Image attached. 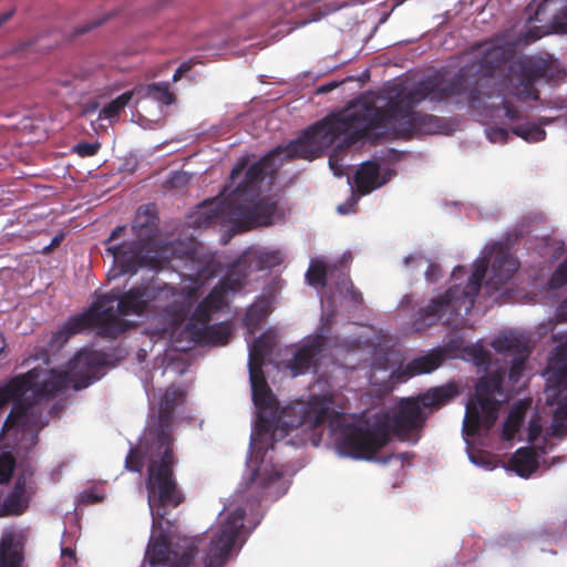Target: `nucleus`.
<instances>
[{
	"instance_id": "obj_1",
	"label": "nucleus",
	"mask_w": 567,
	"mask_h": 567,
	"mask_svg": "<svg viewBox=\"0 0 567 567\" xmlns=\"http://www.w3.org/2000/svg\"><path fill=\"white\" fill-rule=\"evenodd\" d=\"M252 400L258 409L251 444L259 450L272 449L301 427L315 430L328 423L338 452L354 460H375L390 441V427L384 421L350 422L347 414L332 408V398L313 395L307 403L295 402L277 414L278 401L272 394L262 369H249Z\"/></svg>"
},
{
	"instance_id": "obj_2",
	"label": "nucleus",
	"mask_w": 567,
	"mask_h": 567,
	"mask_svg": "<svg viewBox=\"0 0 567 567\" xmlns=\"http://www.w3.org/2000/svg\"><path fill=\"white\" fill-rule=\"evenodd\" d=\"M456 96L461 95L446 80L426 79L411 91L401 90L389 95L384 106H378L370 97H362L327 116L336 141L343 137L338 147L349 148L363 140L375 143L435 133L440 118L415 112L414 107L426 99L442 102Z\"/></svg>"
},
{
	"instance_id": "obj_3",
	"label": "nucleus",
	"mask_w": 567,
	"mask_h": 567,
	"mask_svg": "<svg viewBox=\"0 0 567 567\" xmlns=\"http://www.w3.org/2000/svg\"><path fill=\"white\" fill-rule=\"evenodd\" d=\"M104 364L101 352L83 349L69 361L65 370L34 368L0 382V411L12 403L0 437L3 441L12 437L19 449L34 445L39 432L48 424L39 402L53 399L69 388H87L99 379Z\"/></svg>"
},
{
	"instance_id": "obj_4",
	"label": "nucleus",
	"mask_w": 567,
	"mask_h": 567,
	"mask_svg": "<svg viewBox=\"0 0 567 567\" xmlns=\"http://www.w3.org/2000/svg\"><path fill=\"white\" fill-rule=\"evenodd\" d=\"M190 264L193 271L183 276L194 286L183 289V291L168 285L159 287L150 280L130 288L122 295L115 290L107 295L116 296L117 311L122 316H142L147 311L151 302L169 300L158 312L154 334L159 338H173L188 318L193 303L199 296V289L214 279L218 272V265L213 259L204 262L192 259Z\"/></svg>"
},
{
	"instance_id": "obj_5",
	"label": "nucleus",
	"mask_w": 567,
	"mask_h": 567,
	"mask_svg": "<svg viewBox=\"0 0 567 567\" xmlns=\"http://www.w3.org/2000/svg\"><path fill=\"white\" fill-rule=\"evenodd\" d=\"M185 392L178 388H168L159 403L158 415L148 426L151 446L159 458H152L147 466V502L153 526L159 527L171 508L179 506L185 497L174 476L176 463L173 445V421L175 409L183 403Z\"/></svg>"
},
{
	"instance_id": "obj_6",
	"label": "nucleus",
	"mask_w": 567,
	"mask_h": 567,
	"mask_svg": "<svg viewBox=\"0 0 567 567\" xmlns=\"http://www.w3.org/2000/svg\"><path fill=\"white\" fill-rule=\"evenodd\" d=\"M491 262V277L486 286L498 290L515 274L518 262L509 252V248L502 243H494L484 249V256L477 259L473 272L464 288L450 287L443 295L433 298L426 306L419 309L413 321V328L422 331L439 321H443L446 312L460 315L462 310L468 313L481 290L482 281Z\"/></svg>"
},
{
	"instance_id": "obj_7",
	"label": "nucleus",
	"mask_w": 567,
	"mask_h": 567,
	"mask_svg": "<svg viewBox=\"0 0 567 567\" xmlns=\"http://www.w3.org/2000/svg\"><path fill=\"white\" fill-rule=\"evenodd\" d=\"M329 122H331L330 117L324 116L307 127L297 140L288 145L277 146L249 167L248 158L241 157L230 172V185L236 183L244 171L245 175L236 185L231 198L241 200L257 195L265 177L268 175L272 177L276 174L281 164L277 163L279 156H282V159L302 158L308 161L319 157L336 142V135L332 133Z\"/></svg>"
},
{
	"instance_id": "obj_8",
	"label": "nucleus",
	"mask_w": 567,
	"mask_h": 567,
	"mask_svg": "<svg viewBox=\"0 0 567 567\" xmlns=\"http://www.w3.org/2000/svg\"><path fill=\"white\" fill-rule=\"evenodd\" d=\"M468 55L471 59L446 81L461 96L475 103L494 95V91L487 90V86L513 59L514 50L509 44L491 39L472 47Z\"/></svg>"
},
{
	"instance_id": "obj_9",
	"label": "nucleus",
	"mask_w": 567,
	"mask_h": 567,
	"mask_svg": "<svg viewBox=\"0 0 567 567\" xmlns=\"http://www.w3.org/2000/svg\"><path fill=\"white\" fill-rule=\"evenodd\" d=\"M156 223L155 206L143 205L138 207L132 225L135 239L107 246L106 252L118 268L115 276L135 274L142 267L156 271L165 268L168 261L154 248Z\"/></svg>"
},
{
	"instance_id": "obj_10",
	"label": "nucleus",
	"mask_w": 567,
	"mask_h": 567,
	"mask_svg": "<svg viewBox=\"0 0 567 567\" xmlns=\"http://www.w3.org/2000/svg\"><path fill=\"white\" fill-rule=\"evenodd\" d=\"M115 295H102L84 312L70 317L61 328L52 333L50 346L61 348L72 336L87 329H96L104 338H117L130 328L127 320L114 310Z\"/></svg>"
},
{
	"instance_id": "obj_11",
	"label": "nucleus",
	"mask_w": 567,
	"mask_h": 567,
	"mask_svg": "<svg viewBox=\"0 0 567 567\" xmlns=\"http://www.w3.org/2000/svg\"><path fill=\"white\" fill-rule=\"evenodd\" d=\"M514 73L511 80V93L520 102L538 101L539 92L535 84L544 81L549 85H557L567 75V70L551 53L520 58L512 68Z\"/></svg>"
},
{
	"instance_id": "obj_12",
	"label": "nucleus",
	"mask_w": 567,
	"mask_h": 567,
	"mask_svg": "<svg viewBox=\"0 0 567 567\" xmlns=\"http://www.w3.org/2000/svg\"><path fill=\"white\" fill-rule=\"evenodd\" d=\"M504 372L486 373L475 384L474 399L466 404L463 431L474 436L481 429L489 430L496 422L499 408L505 400Z\"/></svg>"
},
{
	"instance_id": "obj_13",
	"label": "nucleus",
	"mask_w": 567,
	"mask_h": 567,
	"mask_svg": "<svg viewBox=\"0 0 567 567\" xmlns=\"http://www.w3.org/2000/svg\"><path fill=\"white\" fill-rule=\"evenodd\" d=\"M457 394V386L449 383L431 389L417 398L403 399L392 417L393 432L398 436L405 439L413 431L421 430L426 421L425 408H439L454 399Z\"/></svg>"
},
{
	"instance_id": "obj_14",
	"label": "nucleus",
	"mask_w": 567,
	"mask_h": 567,
	"mask_svg": "<svg viewBox=\"0 0 567 567\" xmlns=\"http://www.w3.org/2000/svg\"><path fill=\"white\" fill-rule=\"evenodd\" d=\"M526 21L544 23L528 28L524 34L525 43H533L551 31L567 34V0H533L525 8Z\"/></svg>"
},
{
	"instance_id": "obj_15",
	"label": "nucleus",
	"mask_w": 567,
	"mask_h": 567,
	"mask_svg": "<svg viewBox=\"0 0 567 567\" xmlns=\"http://www.w3.org/2000/svg\"><path fill=\"white\" fill-rule=\"evenodd\" d=\"M246 512L244 508H236L229 513L220 523L217 530L213 533L206 555L205 567H221L228 560L231 550L239 544L244 533V520Z\"/></svg>"
},
{
	"instance_id": "obj_16",
	"label": "nucleus",
	"mask_w": 567,
	"mask_h": 567,
	"mask_svg": "<svg viewBox=\"0 0 567 567\" xmlns=\"http://www.w3.org/2000/svg\"><path fill=\"white\" fill-rule=\"evenodd\" d=\"M248 198L241 200L230 198V220L246 229L271 225L272 217L277 212V202L269 197L258 200H247Z\"/></svg>"
},
{
	"instance_id": "obj_17",
	"label": "nucleus",
	"mask_w": 567,
	"mask_h": 567,
	"mask_svg": "<svg viewBox=\"0 0 567 567\" xmlns=\"http://www.w3.org/2000/svg\"><path fill=\"white\" fill-rule=\"evenodd\" d=\"M553 339L561 342L553 349L546 368L545 393L549 404L567 389V334L565 338L553 334Z\"/></svg>"
},
{
	"instance_id": "obj_18",
	"label": "nucleus",
	"mask_w": 567,
	"mask_h": 567,
	"mask_svg": "<svg viewBox=\"0 0 567 567\" xmlns=\"http://www.w3.org/2000/svg\"><path fill=\"white\" fill-rule=\"evenodd\" d=\"M492 347L497 353L505 358H511V367L508 378L512 382L517 383L525 369V362L530 354L527 340L519 334L508 333L496 338L492 342Z\"/></svg>"
},
{
	"instance_id": "obj_19",
	"label": "nucleus",
	"mask_w": 567,
	"mask_h": 567,
	"mask_svg": "<svg viewBox=\"0 0 567 567\" xmlns=\"http://www.w3.org/2000/svg\"><path fill=\"white\" fill-rule=\"evenodd\" d=\"M230 198L217 196L210 199H206L197 206L193 225L197 228H203L217 224H224L227 220H230Z\"/></svg>"
},
{
	"instance_id": "obj_20",
	"label": "nucleus",
	"mask_w": 567,
	"mask_h": 567,
	"mask_svg": "<svg viewBox=\"0 0 567 567\" xmlns=\"http://www.w3.org/2000/svg\"><path fill=\"white\" fill-rule=\"evenodd\" d=\"M184 332L198 346H226L231 334L230 326L226 322L198 326L187 322Z\"/></svg>"
},
{
	"instance_id": "obj_21",
	"label": "nucleus",
	"mask_w": 567,
	"mask_h": 567,
	"mask_svg": "<svg viewBox=\"0 0 567 567\" xmlns=\"http://www.w3.org/2000/svg\"><path fill=\"white\" fill-rule=\"evenodd\" d=\"M395 175L394 169L385 168L375 161H367L361 164L354 175V184L360 195H368L377 188L385 185Z\"/></svg>"
},
{
	"instance_id": "obj_22",
	"label": "nucleus",
	"mask_w": 567,
	"mask_h": 567,
	"mask_svg": "<svg viewBox=\"0 0 567 567\" xmlns=\"http://www.w3.org/2000/svg\"><path fill=\"white\" fill-rule=\"evenodd\" d=\"M323 348L324 339L321 336L312 337L298 348L292 359L287 364L292 375L297 377L308 372L317 360V357L323 351Z\"/></svg>"
},
{
	"instance_id": "obj_23",
	"label": "nucleus",
	"mask_w": 567,
	"mask_h": 567,
	"mask_svg": "<svg viewBox=\"0 0 567 567\" xmlns=\"http://www.w3.org/2000/svg\"><path fill=\"white\" fill-rule=\"evenodd\" d=\"M444 360L445 353L443 350H433L410 361L404 369V374L411 378L417 374L430 373L436 370Z\"/></svg>"
},
{
	"instance_id": "obj_24",
	"label": "nucleus",
	"mask_w": 567,
	"mask_h": 567,
	"mask_svg": "<svg viewBox=\"0 0 567 567\" xmlns=\"http://www.w3.org/2000/svg\"><path fill=\"white\" fill-rule=\"evenodd\" d=\"M225 303L218 296L217 290L210 292L196 306L189 322L205 326L212 320V313L219 311Z\"/></svg>"
},
{
	"instance_id": "obj_25",
	"label": "nucleus",
	"mask_w": 567,
	"mask_h": 567,
	"mask_svg": "<svg viewBox=\"0 0 567 567\" xmlns=\"http://www.w3.org/2000/svg\"><path fill=\"white\" fill-rule=\"evenodd\" d=\"M511 465L517 475L528 478L538 468L537 454L533 447H520L511 458Z\"/></svg>"
},
{
	"instance_id": "obj_26",
	"label": "nucleus",
	"mask_w": 567,
	"mask_h": 567,
	"mask_svg": "<svg viewBox=\"0 0 567 567\" xmlns=\"http://www.w3.org/2000/svg\"><path fill=\"white\" fill-rule=\"evenodd\" d=\"M171 540L166 535H158L155 539L151 540L146 557L151 566H166L171 561Z\"/></svg>"
},
{
	"instance_id": "obj_27",
	"label": "nucleus",
	"mask_w": 567,
	"mask_h": 567,
	"mask_svg": "<svg viewBox=\"0 0 567 567\" xmlns=\"http://www.w3.org/2000/svg\"><path fill=\"white\" fill-rule=\"evenodd\" d=\"M274 348V339L268 333H262L257 337L249 346V369L259 370L262 369L265 359Z\"/></svg>"
},
{
	"instance_id": "obj_28",
	"label": "nucleus",
	"mask_w": 567,
	"mask_h": 567,
	"mask_svg": "<svg viewBox=\"0 0 567 567\" xmlns=\"http://www.w3.org/2000/svg\"><path fill=\"white\" fill-rule=\"evenodd\" d=\"M246 280V274L236 267L230 268L219 282L212 289L217 290L219 298L226 303V296L229 292L239 291Z\"/></svg>"
},
{
	"instance_id": "obj_29",
	"label": "nucleus",
	"mask_w": 567,
	"mask_h": 567,
	"mask_svg": "<svg viewBox=\"0 0 567 567\" xmlns=\"http://www.w3.org/2000/svg\"><path fill=\"white\" fill-rule=\"evenodd\" d=\"M133 91H127L118 95L116 99L112 100L100 111L99 117L105 118L110 121L117 120L122 111L126 107V105L133 99Z\"/></svg>"
},
{
	"instance_id": "obj_30",
	"label": "nucleus",
	"mask_w": 567,
	"mask_h": 567,
	"mask_svg": "<svg viewBox=\"0 0 567 567\" xmlns=\"http://www.w3.org/2000/svg\"><path fill=\"white\" fill-rule=\"evenodd\" d=\"M332 266L321 261H311L309 269L306 274V279L310 286L313 287H326L327 277L330 274Z\"/></svg>"
},
{
	"instance_id": "obj_31",
	"label": "nucleus",
	"mask_w": 567,
	"mask_h": 567,
	"mask_svg": "<svg viewBox=\"0 0 567 567\" xmlns=\"http://www.w3.org/2000/svg\"><path fill=\"white\" fill-rule=\"evenodd\" d=\"M146 96L164 104L171 105L175 102V94L169 90L168 83L156 82L151 83L145 89Z\"/></svg>"
},
{
	"instance_id": "obj_32",
	"label": "nucleus",
	"mask_w": 567,
	"mask_h": 567,
	"mask_svg": "<svg viewBox=\"0 0 567 567\" xmlns=\"http://www.w3.org/2000/svg\"><path fill=\"white\" fill-rule=\"evenodd\" d=\"M512 132L528 143L540 142L546 138V131L535 123L516 125L512 127Z\"/></svg>"
},
{
	"instance_id": "obj_33",
	"label": "nucleus",
	"mask_w": 567,
	"mask_h": 567,
	"mask_svg": "<svg viewBox=\"0 0 567 567\" xmlns=\"http://www.w3.org/2000/svg\"><path fill=\"white\" fill-rule=\"evenodd\" d=\"M25 509L21 492L13 491L3 501L0 507V516L20 515Z\"/></svg>"
},
{
	"instance_id": "obj_34",
	"label": "nucleus",
	"mask_w": 567,
	"mask_h": 567,
	"mask_svg": "<svg viewBox=\"0 0 567 567\" xmlns=\"http://www.w3.org/2000/svg\"><path fill=\"white\" fill-rule=\"evenodd\" d=\"M524 414L522 411L512 410L504 421L502 429V437L506 441L513 440L518 432L523 422Z\"/></svg>"
},
{
	"instance_id": "obj_35",
	"label": "nucleus",
	"mask_w": 567,
	"mask_h": 567,
	"mask_svg": "<svg viewBox=\"0 0 567 567\" xmlns=\"http://www.w3.org/2000/svg\"><path fill=\"white\" fill-rule=\"evenodd\" d=\"M185 547L184 551L179 555L178 559L172 564L169 567H188L195 556L198 553V545L196 544L202 543L203 539H185Z\"/></svg>"
},
{
	"instance_id": "obj_36",
	"label": "nucleus",
	"mask_w": 567,
	"mask_h": 567,
	"mask_svg": "<svg viewBox=\"0 0 567 567\" xmlns=\"http://www.w3.org/2000/svg\"><path fill=\"white\" fill-rule=\"evenodd\" d=\"M16 467V458L10 452L0 454V484L10 482Z\"/></svg>"
},
{
	"instance_id": "obj_37",
	"label": "nucleus",
	"mask_w": 567,
	"mask_h": 567,
	"mask_svg": "<svg viewBox=\"0 0 567 567\" xmlns=\"http://www.w3.org/2000/svg\"><path fill=\"white\" fill-rule=\"evenodd\" d=\"M567 285V257L561 261L547 281L548 290H557Z\"/></svg>"
},
{
	"instance_id": "obj_38",
	"label": "nucleus",
	"mask_w": 567,
	"mask_h": 567,
	"mask_svg": "<svg viewBox=\"0 0 567 567\" xmlns=\"http://www.w3.org/2000/svg\"><path fill=\"white\" fill-rule=\"evenodd\" d=\"M567 421V395L558 403L554 414V432L559 434L566 430L565 422Z\"/></svg>"
},
{
	"instance_id": "obj_39",
	"label": "nucleus",
	"mask_w": 567,
	"mask_h": 567,
	"mask_svg": "<svg viewBox=\"0 0 567 567\" xmlns=\"http://www.w3.org/2000/svg\"><path fill=\"white\" fill-rule=\"evenodd\" d=\"M256 476H257V472H255L251 476V481L250 482H247V491L248 492H254L255 488H260V492H258V498L257 501L260 502L265 494H266V489L271 485L274 484L275 482V477L272 476H266V477H262L259 482L256 481Z\"/></svg>"
},
{
	"instance_id": "obj_40",
	"label": "nucleus",
	"mask_w": 567,
	"mask_h": 567,
	"mask_svg": "<svg viewBox=\"0 0 567 567\" xmlns=\"http://www.w3.org/2000/svg\"><path fill=\"white\" fill-rule=\"evenodd\" d=\"M125 467L131 472H142L144 467V455L138 449L130 450L125 458Z\"/></svg>"
},
{
	"instance_id": "obj_41",
	"label": "nucleus",
	"mask_w": 567,
	"mask_h": 567,
	"mask_svg": "<svg viewBox=\"0 0 567 567\" xmlns=\"http://www.w3.org/2000/svg\"><path fill=\"white\" fill-rule=\"evenodd\" d=\"M25 554H0V567H24Z\"/></svg>"
},
{
	"instance_id": "obj_42",
	"label": "nucleus",
	"mask_w": 567,
	"mask_h": 567,
	"mask_svg": "<svg viewBox=\"0 0 567 567\" xmlns=\"http://www.w3.org/2000/svg\"><path fill=\"white\" fill-rule=\"evenodd\" d=\"M99 143L82 142L75 146V152L82 157L93 156L99 152Z\"/></svg>"
},
{
	"instance_id": "obj_43",
	"label": "nucleus",
	"mask_w": 567,
	"mask_h": 567,
	"mask_svg": "<svg viewBox=\"0 0 567 567\" xmlns=\"http://www.w3.org/2000/svg\"><path fill=\"white\" fill-rule=\"evenodd\" d=\"M442 277V268L437 264H430L425 271V278L429 282H436Z\"/></svg>"
},
{
	"instance_id": "obj_44",
	"label": "nucleus",
	"mask_w": 567,
	"mask_h": 567,
	"mask_svg": "<svg viewBox=\"0 0 567 567\" xmlns=\"http://www.w3.org/2000/svg\"><path fill=\"white\" fill-rule=\"evenodd\" d=\"M503 109L505 111V117L509 121H518L520 118V112L517 107L513 106L508 101L504 100L502 102Z\"/></svg>"
},
{
	"instance_id": "obj_45",
	"label": "nucleus",
	"mask_w": 567,
	"mask_h": 567,
	"mask_svg": "<svg viewBox=\"0 0 567 567\" xmlns=\"http://www.w3.org/2000/svg\"><path fill=\"white\" fill-rule=\"evenodd\" d=\"M488 137L492 142L505 143L508 137V132H507V130H505L503 127H495L488 132Z\"/></svg>"
},
{
	"instance_id": "obj_46",
	"label": "nucleus",
	"mask_w": 567,
	"mask_h": 567,
	"mask_svg": "<svg viewBox=\"0 0 567 567\" xmlns=\"http://www.w3.org/2000/svg\"><path fill=\"white\" fill-rule=\"evenodd\" d=\"M194 64L195 62H193V60L183 62L173 74V82L179 81L187 72L192 70Z\"/></svg>"
},
{
	"instance_id": "obj_47",
	"label": "nucleus",
	"mask_w": 567,
	"mask_h": 567,
	"mask_svg": "<svg viewBox=\"0 0 567 567\" xmlns=\"http://www.w3.org/2000/svg\"><path fill=\"white\" fill-rule=\"evenodd\" d=\"M473 357L476 364H485L489 361V355L483 348L473 349Z\"/></svg>"
},
{
	"instance_id": "obj_48",
	"label": "nucleus",
	"mask_w": 567,
	"mask_h": 567,
	"mask_svg": "<svg viewBox=\"0 0 567 567\" xmlns=\"http://www.w3.org/2000/svg\"><path fill=\"white\" fill-rule=\"evenodd\" d=\"M347 292L349 295V298L351 301H353L357 305L362 303L363 297L362 293L353 286V284L350 281L349 287L347 288Z\"/></svg>"
},
{
	"instance_id": "obj_49",
	"label": "nucleus",
	"mask_w": 567,
	"mask_h": 567,
	"mask_svg": "<svg viewBox=\"0 0 567 567\" xmlns=\"http://www.w3.org/2000/svg\"><path fill=\"white\" fill-rule=\"evenodd\" d=\"M61 558L63 560L62 567L72 564L75 560V553L69 547H64L61 550Z\"/></svg>"
},
{
	"instance_id": "obj_50",
	"label": "nucleus",
	"mask_w": 567,
	"mask_h": 567,
	"mask_svg": "<svg viewBox=\"0 0 567 567\" xmlns=\"http://www.w3.org/2000/svg\"><path fill=\"white\" fill-rule=\"evenodd\" d=\"M260 261H261L264 267H274V266H276L279 262L277 255L274 254V252L261 255L260 256Z\"/></svg>"
},
{
	"instance_id": "obj_51",
	"label": "nucleus",
	"mask_w": 567,
	"mask_h": 567,
	"mask_svg": "<svg viewBox=\"0 0 567 567\" xmlns=\"http://www.w3.org/2000/svg\"><path fill=\"white\" fill-rule=\"evenodd\" d=\"M524 235V229L523 227H519V228H514L512 231H508L506 234V241L508 244H513L515 243L516 240H518V238H520L522 236Z\"/></svg>"
},
{
	"instance_id": "obj_52",
	"label": "nucleus",
	"mask_w": 567,
	"mask_h": 567,
	"mask_svg": "<svg viewBox=\"0 0 567 567\" xmlns=\"http://www.w3.org/2000/svg\"><path fill=\"white\" fill-rule=\"evenodd\" d=\"M556 316L559 321L567 322V298L559 303Z\"/></svg>"
},
{
	"instance_id": "obj_53",
	"label": "nucleus",
	"mask_w": 567,
	"mask_h": 567,
	"mask_svg": "<svg viewBox=\"0 0 567 567\" xmlns=\"http://www.w3.org/2000/svg\"><path fill=\"white\" fill-rule=\"evenodd\" d=\"M63 240V234H60V235H56L53 237V239L51 240V244L45 246L43 249H42V252L43 254H49L51 252L55 247L60 246V244L62 243Z\"/></svg>"
},
{
	"instance_id": "obj_54",
	"label": "nucleus",
	"mask_w": 567,
	"mask_h": 567,
	"mask_svg": "<svg viewBox=\"0 0 567 567\" xmlns=\"http://www.w3.org/2000/svg\"><path fill=\"white\" fill-rule=\"evenodd\" d=\"M338 86H339V82L332 81V82L326 83L323 85H320L317 89V93L326 94V93H329V92L333 91Z\"/></svg>"
},
{
	"instance_id": "obj_55",
	"label": "nucleus",
	"mask_w": 567,
	"mask_h": 567,
	"mask_svg": "<svg viewBox=\"0 0 567 567\" xmlns=\"http://www.w3.org/2000/svg\"><path fill=\"white\" fill-rule=\"evenodd\" d=\"M540 426L536 423H532L528 427V441L534 442L539 435Z\"/></svg>"
},
{
	"instance_id": "obj_56",
	"label": "nucleus",
	"mask_w": 567,
	"mask_h": 567,
	"mask_svg": "<svg viewBox=\"0 0 567 567\" xmlns=\"http://www.w3.org/2000/svg\"><path fill=\"white\" fill-rule=\"evenodd\" d=\"M126 230V226H117L110 235L106 240V244H111L112 241L118 239L121 235Z\"/></svg>"
},
{
	"instance_id": "obj_57",
	"label": "nucleus",
	"mask_w": 567,
	"mask_h": 567,
	"mask_svg": "<svg viewBox=\"0 0 567 567\" xmlns=\"http://www.w3.org/2000/svg\"><path fill=\"white\" fill-rule=\"evenodd\" d=\"M14 14V10H8L0 13V28L8 22Z\"/></svg>"
},
{
	"instance_id": "obj_58",
	"label": "nucleus",
	"mask_w": 567,
	"mask_h": 567,
	"mask_svg": "<svg viewBox=\"0 0 567 567\" xmlns=\"http://www.w3.org/2000/svg\"><path fill=\"white\" fill-rule=\"evenodd\" d=\"M258 310H259L258 307H256V306L251 307L247 312V319L250 321L254 319V317H257V319H261V317L265 315V312L261 311L260 315H257Z\"/></svg>"
},
{
	"instance_id": "obj_59",
	"label": "nucleus",
	"mask_w": 567,
	"mask_h": 567,
	"mask_svg": "<svg viewBox=\"0 0 567 567\" xmlns=\"http://www.w3.org/2000/svg\"><path fill=\"white\" fill-rule=\"evenodd\" d=\"M555 121H556L555 117L542 116L538 118V123L536 125H540V127L544 128L545 125H549V124L554 123Z\"/></svg>"
},
{
	"instance_id": "obj_60",
	"label": "nucleus",
	"mask_w": 567,
	"mask_h": 567,
	"mask_svg": "<svg viewBox=\"0 0 567 567\" xmlns=\"http://www.w3.org/2000/svg\"><path fill=\"white\" fill-rule=\"evenodd\" d=\"M329 165H330L331 169H333L336 175H342L340 165L332 157L329 158Z\"/></svg>"
},
{
	"instance_id": "obj_61",
	"label": "nucleus",
	"mask_w": 567,
	"mask_h": 567,
	"mask_svg": "<svg viewBox=\"0 0 567 567\" xmlns=\"http://www.w3.org/2000/svg\"><path fill=\"white\" fill-rule=\"evenodd\" d=\"M101 23H102V21L99 20V21H95L93 24L81 27L80 29H78L76 34H83V33L87 32L89 30H91L92 28L100 25Z\"/></svg>"
},
{
	"instance_id": "obj_62",
	"label": "nucleus",
	"mask_w": 567,
	"mask_h": 567,
	"mask_svg": "<svg viewBox=\"0 0 567 567\" xmlns=\"http://www.w3.org/2000/svg\"><path fill=\"white\" fill-rule=\"evenodd\" d=\"M287 444L293 445V446H302L305 445V437H298V440H295V437H291L289 441H287Z\"/></svg>"
},
{
	"instance_id": "obj_63",
	"label": "nucleus",
	"mask_w": 567,
	"mask_h": 567,
	"mask_svg": "<svg viewBox=\"0 0 567 567\" xmlns=\"http://www.w3.org/2000/svg\"><path fill=\"white\" fill-rule=\"evenodd\" d=\"M465 272V267L463 266H456L454 269H453V277H456L458 274H464Z\"/></svg>"
},
{
	"instance_id": "obj_64",
	"label": "nucleus",
	"mask_w": 567,
	"mask_h": 567,
	"mask_svg": "<svg viewBox=\"0 0 567 567\" xmlns=\"http://www.w3.org/2000/svg\"><path fill=\"white\" fill-rule=\"evenodd\" d=\"M414 260H415V257H414L413 255L406 256V257L404 258V265H405V266H409V265H410L412 261H414Z\"/></svg>"
}]
</instances>
